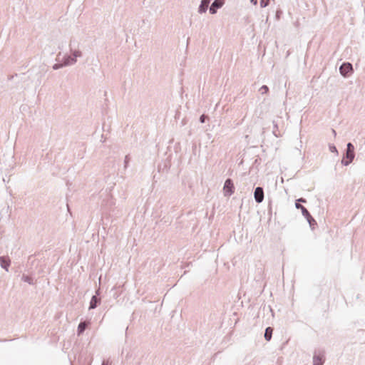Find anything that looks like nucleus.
Instances as JSON below:
<instances>
[{
    "label": "nucleus",
    "mask_w": 365,
    "mask_h": 365,
    "mask_svg": "<svg viewBox=\"0 0 365 365\" xmlns=\"http://www.w3.org/2000/svg\"><path fill=\"white\" fill-rule=\"evenodd\" d=\"M71 55H65V65L72 66L77 62V58L82 56V52L79 49H73L72 47V41L69 43Z\"/></svg>",
    "instance_id": "f257e3e1"
},
{
    "label": "nucleus",
    "mask_w": 365,
    "mask_h": 365,
    "mask_svg": "<svg viewBox=\"0 0 365 365\" xmlns=\"http://www.w3.org/2000/svg\"><path fill=\"white\" fill-rule=\"evenodd\" d=\"M354 157V147L351 143H348L346 145V154L344 158L341 160V164L344 166L349 165L353 161Z\"/></svg>",
    "instance_id": "f03ea898"
},
{
    "label": "nucleus",
    "mask_w": 365,
    "mask_h": 365,
    "mask_svg": "<svg viewBox=\"0 0 365 365\" xmlns=\"http://www.w3.org/2000/svg\"><path fill=\"white\" fill-rule=\"evenodd\" d=\"M224 195L226 197L231 196L235 192V186L231 179L228 178L225 180L223 187Z\"/></svg>",
    "instance_id": "7ed1b4c3"
},
{
    "label": "nucleus",
    "mask_w": 365,
    "mask_h": 365,
    "mask_svg": "<svg viewBox=\"0 0 365 365\" xmlns=\"http://www.w3.org/2000/svg\"><path fill=\"white\" fill-rule=\"evenodd\" d=\"M339 72L344 77H348L353 73V66L350 63H343L339 67Z\"/></svg>",
    "instance_id": "20e7f679"
},
{
    "label": "nucleus",
    "mask_w": 365,
    "mask_h": 365,
    "mask_svg": "<svg viewBox=\"0 0 365 365\" xmlns=\"http://www.w3.org/2000/svg\"><path fill=\"white\" fill-rule=\"evenodd\" d=\"M264 190L262 187H257L254 192V197L257 203H261L264 200Z\"/></svg>",
    "instance_id": "39448f33"
},
{
    "label": "nucleus",
    "mask_w": 365,
    "mask_h": 365,
    "mask_svg": "<svg viewBox=\"0 0 365 365\" xmlns=\"http://www.w3.org/2000/svg\"><path fill=\"white\" fill-rule=\"evenodd\" d=\"M225 4L224 0H215L211 6H210V13L212 14H215L217 13V9L222 7Z\"/></svg>",
    "instance_id": "423d86ee"
},
{
    "label": "nucleus",
    "mask_w": 365,
    "mask_h": 365,
    "mask_svg": "<svg viewBox=\"0 0 365 365\" xmlns=\"http://www.w3.org/2000/svg\"><path fill=\"white\" fill-rule=\"evenodd\" d=\"M11 264V260L9 257L1 256L0 257V265L6 272L9 271V267Z\"/></svg>",
    "instance_id": "0eeeda50"
},
{
    "label": "nucleus",
    "mask_w": 365,
    "mask_h": 365,
    "mask_svg": "<svg viewBox=\"0 0 365 365\" xmlns=\"http://www.w3.org/2000/svg\"><path fill=\"white\" fill-rule=\"evenodd\" d=\"M210 1L211 0H202L198 8V12L200 14L205 13L208 9Z\"/></svg>",
    "instance_id": "6e6552de"
},
{
    "label": "nucleus",
    "mask_w": 365,
    "mask_h": 365,
    "mask_svg": "<svg viewBox=\"0 0 365 365\" xmlns=\"http://www.w3.org/2000/svg\"><path fill=\"white\" fill-rule=\"evenodd\" d=\"M100 303V299L96 295H93L90 302L89 309H93L97 307Z\"/></svg>",
    "instance_id": "1a4fd4ad"
},
{
    "label": "nucleus",
    "mask_w": 365,
    "mask_h": 365,
    "mask_svg": "<svg viewBox=\"0 0 365 365\" xmlns=\"http://www.w3.org/2000/svg\"><path fill=\"white\" fill-rule=\"evenodd\" d=\"M295 207L297 209L301 210L302 214L304 217H310V213L305 207L298 202H295Z\"/></svg>",
    "instance_id": "9d476101"
},
{
    "label": "nucleus",
    "mask_w": 365,
    "mask_h": 365,
    "mask_svg": "<svg viewBox=\"0 0 365 365\" xmlns=\"http://www.w3.org/2000/svg\"><path fill=\"white\" fill-rule=\"evenodd\" d=\"M88 324L89 323L87 322H80V324L78 326V329H77V333H78V336L83 333V331L87 328Z\"/></svg>",
    "instance_id": "9b49d317"
},
{
    "label": "nucleus",
    "mask_w": 365,
    "mask_h": 365,
    "mask_svg": "<svg viewBox=\"0 0 365 365\" xmlns=\"http://www.w3.org/2000/svg\"><path fill=\"white\" fill-rule=\"evenodd\" d=\"M324 363V356L321 355H314L313 357V365H323Z\"/></svg>",
    "instance_id": "f8f14e48"
},
{
    "label": "nucleus",
    "mask_w": 365,
    "mask_h": 365,
    "mask_svg": "<svg viewBox=\"0 0 365 365\" xmlns=\"http://www.w3.org/2000/svg\"><path fill=\"white\" fill-rule=\"evenodd\" d=\"M272 332H273V329L272 327H269L266 328L265 331H264V335L266 341H269L271 340L272 336Z\"/></svg>",
    "instance_id": "ddd939ff"
},
{
    "label": "nucleus",
    "mask_w": 365,
    "mask_h": 365,
    "mask_svg": "<svg viewBox=\"0 0 365 365\" xmlns=\"http://www.w3.org/2000/svg\"><path fill=\"white\" fill-rule=\"evenodd\" d=\"M63 66H67L66 65H65V56H63L61 63H55L53 66V69L58 70Z\"/></svg>",
    "instance_id": "4468645a"
},
{
    "label": "nucleus",
    "mask_w": 365,
    "mask_h": 365,
    "mask_svg": "<svg viewBox=\"0 0 365 365\" xmlns=\"http://www.w3.org/2000/svg\"><path fill=\"white\" fill-rule=\"evenodd\" d=\"M21 279H22V281H24L25 282H27L29 284H34L33 279L31 277L28 276V275L24 274L22 276V277H21Z\"/></svg>",
    "instance_id": "2eb2a0df"
},
{
    "label": "nucleus",
    "mask_w": 365,
    "mask_h": 365,
    "mask_svg": "<svg viewBox=\"0 0 365 365\" xmlns=\"http://www.w3.org/2000/svg\"><path fill=\"white\" fill-rule=\"evenodd\" d=\"M307 222H309V225L311 227H312L314 225H317V222L315 221V220L312 217V215H310V217H304Z\"/></svg>",
    "instance_id": "dca6fc26"
},
{
    "label": "nucleus",
    "mask_w": 365,
    "mask_h": 365,
    "mask_svg": "<svg viewBox=\"0 0 365 365\" xmlns=\"http://www.w3.org/2000/svg\"><path fill=\"white\" fill-rule=\"evenodd\" d=\"M259 91L261 93V94H265L269 91V88L267 86L264 85L259 88Z\"/></svg>",
    "instance_id": "f3484780"
},
{
    "label": "nucleus",
    "mask_w": 365,
    "mask_h": 365,
    "mask_svg": "<svg viewBox=\"0 0 365 365\" xmlns=\"http://www.w3.org/2000/svg\"><path fill=\"white\" fill-rule=\"evenodd\" d=\"M269 0H260V6L264 8L269 5Z\"/></svg>",
    "instance_id": "a211bd4d"
},
{
    "label": "nucleus",
    "mask_w": 365,
    "mask_h": 365,
    "mask_svg": "<svg viewBox=\"0 0 365 365\" xmlns=\"http://www.w3.org/2000/svg\"><path fill=\"white\" fill-rule=\"evenodd\" d=\"M130 161V157L128 155H125V160H124V168L126 169L128 166V163Z\"/></svg>",
    "instance_id": "6ab92c4d"
},
{
    "label": "nucleus",
    "mask_w": 365,
    "mask_h": 365,
    "mask_svg": "<svg viewBox=\"0 0 365 365\" xmlns=\"http://www.w3.org/2000/svg\"><path fill=\"white\" fill-rule=\"evenodd\" d=\"M207 116L205 115V114H202L200 117V122L201 123H204L205 122V120L207 119Z\"/></svg>",
    "instance_id": "aec40b11"
},
{
    "label": "nucleus",
    "mask_w": 365,
    "mask_h": 365,
    "mask_svg": "<svg viewBox=\"0 0 365 365\" xmlns=\"http://www.w3.org/2000/svg\"><path fill=\"white\" fill-rule=\"evenodd\" d=\"M274 123V130H273V134L276 136V137H278V135L277 134V130H278V126L277 125L273 122Z\"/></svg>",
    "instance_id": "412c9836"
},
{
    "label": "nucleus",
    "mask_w": 365,
    "mask_h": 365,
    "mask_svg": "<svg viewBox=\"0 0 365 365\" xmlns=\"http://www.w3.org/2000/svg\"><path fill=\"white\" fill-rule=\"evenodd\" d=\"M329 149H330V151H331V153H338V151H337V150H336V148L334 145H330V146H329Z\"/></svg>",
    "instance_id": "4be33fe9"
},
{
    "label": "nucleus",
    "mask_w": 365,
    "mask_h": 365,
    "mask_svg": "<svg viewBox=\"0 0 365 365\" xmlns=\"http://www.w3.org/2000/svg\"><path fill=\"white\" fill-rule=\"evenodd\" d=\"M101 365H111V361L109 359L103 360Z\"/></svg>",
    "instance_id": "5701e85b"
},
{
    "label": "nucleus",
    "mask_w": 365,
    "mask_h": 365,
    "mask_svg": "<svg viewBox=\"0 0 365 365\" xmlns=\"http://www.w3.org/2000/svg\"><path fill=\"white\" fill-rule=\"evenodd\" d=\"M296 202H298V203H299V204H300V202H304V203H305V202H307V200H306V199H304V198H303V197H301V198H299V199L297 200H296Z\"/></svg>",
    "instance_id": "b1692460"
},
{
    "label": "nucleus",
    "mask_w": 365,
    "mask_h": 365,
    "mask_svg": "<svg viewBox=\"0 0 365 365\" xmlns=\"http://www.w3.org/2000/svg\"><path fill=\"white\" fill-rule=\"evenodd\" d=\"M251 3H252L253 4H257V0H250Z\"/></svg>",
    "instance_id": "393cba45"
},
{
    "label": "nucleus",
    "mask_w": 365,
    "mask_h": 365,
    "mask_svg": "<svg viewBox=\"0 0 365 365\" xmlns=\"http://www.w3.org/2000/svg\"><path fill=\"white\" fill-rule=\"evenodd\" d=\"M332 133L334 136L336 135V133L335 130H334V129H332Z\"/></svg>",
    "instance_id": "a878e982"
},
{
    "label": "nucleus",
    "mask_w": 365,
    "mask_h": 365,
    "mask_svg": "<svg viewBox=\"0 0 365 365\" xmlns=\"http://www.w3.org/2000/svg\"><path fill=\"white\" fill-rule=\"evenodd\" d=\"M99 294V290H98V291L96 292V294Z\"/></svg>",
    "instance_id": "bb28decb"
}]
</instances>
